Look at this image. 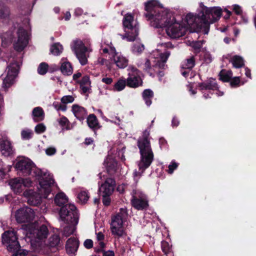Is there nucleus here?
<instances>
[{
	"label": "nucleus",
	"instance_id": "obj_1",
	"mask_svg": "<svg viewBox=\"0 0 256 256\" xmlns=\"http://www.w3.org/2000/svg\"><path fill=\"white\" fill-rule=\"evenodd\" d=\"M15 168L20 175L28 176L31 175L39 180L38 188L40 196L34 200L32 196L29 197L28 202L32 204L36 205L40 202L41 198H47L52 191V186L54 184L52 176L46 172H42L36 168L34 163L28 158L24 156L18 157L16 160Z\"/></svg>",
	"mask_w": 256,
	"mask_h": 256
},
{
	"label": "nucleus",
	"instance_id": "obj_2",
	"mask_svg": "<svg viewBox=\"0 0 256 256\" xmlns=\"http://www.w3.org/2000/svg\"><path fill=\"white\" fill-rule=\"evenodd\" d=\"M222 9L219 6L208 8L200 3L197 16L186 15V20L188 26L192 28H204V34H208L209 27L218 20L222 16Z\"/></svg>",
	"mask_w": 256,
	"mask_h": 256
},
{
	"label": "nucleus",
	"instance_id": "obj_3",
	"mask_svg": "<svg viewBox=\"0 0 256 256\" xmlns=\"http://www.w3.org/2000/svg\"><path fill=\"white\" fill-rule=\"evenodd\" d=\"M150 132L145 130L142 137L138 140V146L140 150V159L138 163L140 172L134 171V178L138 181L146 169L148 168L154 159V154L152 150L150 141L148 139Z\"/></svg>",
	"mask_w": 256,
	"mask_h": 256
},
{
	"label": "nucleus",
	"instance_id": "obj_4",
	"mask_svg": "<svg viewBox=\"0 0 256 256\" xmlns=\"http://www.w3.org/2000/svg\"><path fill=\"white\" fill-rule=\"evenodd\" d=\"M60 218L64 222L62 225V235L68 237L72 234L78 223V216L74 205L66 204L62 206L60 211Z\"/></svg>",
	"mask_w": 256,
	"mask_h": 256
},
{
	"label": "nucleus",
	"instance_id": "obj_5",
	"mask_svg": "<svg viewBox=\"0 0 256 256\" xmlns=\"http://www.w3.org/2000/svg\"><path fill=\"white\" fill-rule=\"evenodd\" d=\"M170 53L166 51L164 53L160 52L158 50L154 51L152 56L156 59L154 61V64L151 66V64L148 60H146L144 64V70L149 74L151 76H154L156 74H158L162 76V70L165 68L166 62L170 56Z\"/></svg>",
	"mask_w": 256,
	"mask_h": 256
},
{
	"label": "nucleus",
	"instance_id": "obj_6",
	"mask_svg": "<svg viewBox=\"0 0 256 256\" xmlns=\"http://www.w3.org/2000/svg\"><path fill=\"white\" fill-rule=\"evenodd\" d=\"M1 38L3 46L6 47L13 40L14 48L18 52L22 51L28 43L27 33L23 28H19L15 36L9 32L2 34Z\"/></svg>",
	"mask_w": 256,
	"mask_h": 256
},
{
	"label": "nucleus",
	"instance_id": "obj_7",
	"mask_svg": "<svg viewBox=\"0 0 256 256\" xmlns=\"http://www.w3.org/2000/svg\"><path fill=\"white\" fill-rule=\"evenodd\" d=\"M124 34H120L122 39H126L128 41L133 42L136 40L138 34V25L136 20H134L132 14H126L122 20Z\"/></svg>",
	"mask_w": 256,
	"mask_h": 256
},
{
	"label": "nucleus",
	"instance_id": "obj_8",
	"mask_svg": "<svg viewBox=\"0 0 256 256\" xmlns=\"http://www.w3.org/2000/svg\"><path fill=\"white\" fill-rule=\"evenodd\" d=\"M71 48L82 65L84 66L88 63V52L92 51L89 41L74 40L71 44Z\"/></svg>",
	"mask_w": 256,
	"mask_h": 256
},
{
	"label": "nucleus",
	"instance_id": "obj_9",
	"mask_svg": "<svg viewBox=\"0 0 256 256\" xmlns=\"http://www.w3.org/2000/svg\"><path fill=\"white\" fill-rule=\"evenodd\" d=\"M2 242L6 244L8 251L16 252L12 256H24L26 254V251L18 252L20 245L18 241L16 232L13 230L5 232L2 235Z\"/></svg>",
	"mask_w": 256,
	"mask_h": 256
},
{
	"label": "nucleus",
	"instance_id": "obj_10",
	"mask_svg": "<svg viewBox=\"0 0 256 256\" xmlns=\"http://www.w3.org/2000/svg\"><path fill=\"white\" fill-rule=\"evenodd\" d=\"M100 51L104 54L108 53L111 56L110 59L114 61L118 67L124 68L128 66V60L120 53L117 52L111 42L102 44Z\"/></svg>",
	"mask_w": 256,
	"mask_h": 256
},
{
	"label": "nucleus",
	"instance_id": "obj_11",
	"mask_svg": "<svg viewBox=\"0 0 256 256\" xmlns=\"http://www.w3.org/2000/svg\"><path fill=\"white\" fill-rule=\"evenodd\" d=\"M174 17L170 10L162 8L148 20H150V24L154 28H162L168 25L171 20H174Z\"/></svg>",
	"mask_w": 256,
	"mask_h": 256
},
{
	"label": "nucleus",
	"instance_id": "obj_12",
	"mask_svg": "<svg viewBox=\"0 0 256 256\" xmlns=\"http://www.w3.org/2000/svg\"><path fill=\"white\" fill-rule=\"evenodd\" d=\"M132 204L138 210H143L148 206V200L146 194L139 190H134L132 192Z\"/></svg>",
	"mask_w": 256,
	"mask_h": 256
},
{
	"label": "nucleus",
	"instance_id": "obj_13",
	"mask_svg": "<svg viewBox=\"0 0 256 256\" xmlns=\"http://www.w3.org/2000/svg\"><path fill=\"white\" fill-rule=\"evenodd\" d=\"M171 21L165 26L167 34L172 38H177L184 36L186 30V27L176 22L175 17L174 20Z\"/></svg>",
	"mask_w": 256,
	"mask_h": 256
},
{
	"label": "nucleus",
	"instance_id": "obj_14",
	"mask_svg": "<svg viewBox=\"0 0 256 256\" xmlns=\"http://www.w3.org/2000/svg\"><path fill=\"white\" fill-rule=\"evenodd\" d=\"M98 176L102 181H104V182L101 184L100 182H98L99 194L102 196H109L114 190L116 184L114 180L111 178L105 176L102 172L100 173Z\"/></svg>",
	"mask_w": 256,
	"mask_h": 256
},
{
	"label": "nucleus",
	"instance_id": "obj_15",
	"mask_svg": "<svg viewBox=\"0 0 256 256\" xmlns=\"http://www.w3.org/2000/svg\"><path fill=\"white\" fill-rule=\"evenodd\" d=\"M19 68L20 66L16 62L11 63L7 67L6 76L4 79L2 85V88L5 91H6L8 88L14 84V78L18 74Z\"/></svg>",
	"mask_w": 256,
	"mask_h": 256
},
{
	"label": "nucleus",
	"instance_id": "obj_16",
	"mask_svg": "<svg viewBox=\"0 0 256 256\" xmlns=\"http://www.w3.org/2000/svg\"><path fill=\"white\" fill-rule=\"evenodd\" d=\"M34 212L30 208L24 207L16 210L15 218L18 223L30 222L34 218Z\"/></svg>",
	"mask_w": 256,
	"mask_h": 256
},
{
	"label": "nucleus",
	"instance_id": "obj_17",
	"mask_svg": "<svg viewBox=\"0 0 256 256\" xmlns=\"http://www.w3.org/2000/svg\"><path fill=\"white\" fill-rule=\"evenodd\" d=\"M128 77L126 80L128 86L133 88H137L142 84V80L140 76L138 70L132 66L128 68Z\"/></svg>",
	"mask_w": 256,
	"mask_h": 256
},
{
	"label": "nucleus",
	"instance_id": "obj_18",
	"mask_svg": "<svg viewBox=\"0 0 256 256\" xmlns=\"http://www.w3.org/2000/svg\"><path fill=\"white\" fill-rule=\"evenodd\" d=\"M32 182L29 178H20L10 180L9 182L11 188L15 193L21 192L26 187L31 186Z\"/></svg>",
	"mask_w": 256,
	"mask_h": 256
},
{
	"label": "nucleus",
	"instance_id": "obj_19",
	"mask_svg": "<svg viewBox=\"0 0 256 256\" xmlns=\"http://www.w3.org/2000/svg\"><path fill=\"white\" fill-rule=\"evenodd\" d=\"M162 8V6L158 0H150L144 3V9L146 11L144 16L148 20Z\"/></svg>",
	"mask_w": 256,
	"mask_h": 256
},
{
	"label": "nucleus",
	"instance_id": "obj_20",
	"mask_svg": "<svg viewBox=\"0 0 256 256\" xmlns=\"http://www.w3.org/2000/svg\"><path fill=\"white\" fill-rule=\"evenodd\" d=\"M28 232L30 234H32V237L36 238L40 240H42L47 237L48 230V228L45 225H42L38 228H36V226L32 224L30 226Z\"/></svg>",
	"mask_w": 256,
	"mask_h": 256
},
{
	"label": "nucleus",
	"instance_id": "obj_21",
	"mask_svg": "<svg viewBox=\"0 0 256 256\" xmlns=\"http://www.w3.org/2000/svg\"><path fill=\"white\" fill-rule=\"evenodd\" d=\"M128 215L126 208H121L118 213L112 216L110 224H124V222L126 220Z\"/></svg>",
	"mask_w": 256,
	"mask_h": 256
},
{
	"label": "nucleus",
	"instance_id": "obj_22",
	"mask_svg": "<svg viewBox=\"0 0 256 256\" xmlns=\"http://www.w3.org/2000/svg\"><path fill=\"white\" fill-rule=\"evenodd\" d=\"M0 152L2 156H9L14 153V149L10 140H3L0 142Z\"/></svg>",
	"mask_w": 256,
	"mask_h": 256
},
{
	"label": "nucleus",
	"instance_id": "obj_23",
	"mask_svg": "<svg viewBox=\"0 0 256 256\" xmlns=\"http://www.w3.org/2000/svg\"><path fill=\"white\" fill-rule=\"evenodd\" d=\"M104 165L107 172L110 174H114L118 168V164L116 160L110 156H108L104 162Z\"/></svg>",
	"mask_w": 256,
	"mask_h": 256
},
{
	"label": "nucleus",
	"instance_id": "obj_24",
	"mask_svg": "<svg viewBox=\"0 0 256 256\" xmlns=\"http://www.w3.org/2000/svg\"><path fill=\"white\" fill-rule=\"evenodd\" d=\"M198 86L201 90H218V85L216 80L210 78L208 80L200 83Z\"/></svg>",
	"mask_w": 256,
	"mask_h": 256
},
{
	"label": "nucleus",
	"instance_id": "obj_25",
	"mask_svg": "<svg viewBox=\"0 0 256 256\" xmlns=\"http://www.w3.org/2000/svg\"><path fill=\"white\" fill-rule=\"evenodd\" d=\"M79 245L78 241L76 238H69L66 244V248L69 254H74L77 251Z\"/></svg>",
	"mask_w": 256,
	"mask_h": 256
},
{
	"label": "nucleus",
	"instance_id": "obj_26",
	"mask_svg": "<svg viewBox=\"0 0 256 256\" xmlns=\"http://www.w3.org/2000/svg\"><path fill=\"white\" fill-rule=\"evenodd\" d=\"M110 229L112 234L116 238H120L126 234L124 224H110Z\"/></svg>",
	"mask_w": 256,
	"mask_h": 256
},
{
	"label": "nucleus",
	"instance_id": "obj_27",
	"mask_svg": "<svg viewBox=\"0 0 256 256\" xmlns=\"http://www.w3.org/2000/svg\"><path fill=\"white\" fill-rule=\"evenodd\" d=\"M72 112L74 116L80 120H84L88 114L84 108L78 104H74L72 106Z\"/></svg>",
	"mask_w": 256,
	"mask_h": 256
},
{
	"label": "nucleus",
	"instance_id": "obj_28",
	"mask_svg": "<svg viewBox=\"0 0 256 256\" xmlns=\"http://www.w3.org/2000/svg\"><path fill=\"white\" fill-rule=\"evenodd\" d=\"M32 116L34 120L36 122L42 121L44 118V112L40 107L34 108L32 112Z\"/></svg>",
	"mask_w": 256,
	"mask_h": 256
},
{
	"label": "nucleus",
	"instance_id": "obj_29",
	"mask_svg": "<svg viewBox=\"0 0 256 256\" xmlns=\"http://www.w3.org/2000/svg\"><path fill=\"white\" fill-rule=\"evenodd\" d=\"M60 70L65 75L69 76L72 73L71 64L68 62H66L64 58L62 59Z\"/></svg>",
	"mask_w": 256,
	"mask_h": 256
},
{
	"label": "nucleus",
	"instance_id": "obj_30",
	"mask_svg": "<svg viewBox=\"0 0 256 256\" xmlns=\"http://www.w3.org/2000/svg\"><path fill=\"white\" fill-rule=\"evenodd\" d=\"M86 121L88 126L90 128L95 130L100 128L98 119L94 114H90L87 118Z\"/></svg>",
	"mask_w": 256,
	"mask_h": 256
},
{
	"label": "nucleus",
	"instance_id": "obj_31",
	"mask_svg": "<svg viewBox=\"0 0 256 256\" xmlns=\"http://www.w3.org/2000/svg\"><path fill=\"white\" fill-rule=\"evenodd\" d=\"M80 86L84 93L88 92L90 89V78L87 76H84L80 82Z\"/></svg>",
	"mask_w": 256,
	"mask_h": 256
},
{
	"label": "nucleus",
	"instance_id": "obj_32",
	"mask_svg": "<svg viewBox=\"0 0 256 256\" xmlns=\"http://www.w3.org/2000/svg\"><path fill=\"white\" fill-rule=\"evenodd\" d=\"M142 96L146 104L150 106L152 104V99L154 97V92L150 89L145 90L142 93Z\"/></svg>",
	"mask_w": 256,
	"mask_h": 256
},
{
	"label": "nucleus",
	"instance_id": "obj_33",
	"mask_svg": "<svg viewBox=\"0 0 256 256\" xmlns=\"http://www.w3.org/2000/svg\"><path fill=\"white\" fill-rule=\"evenodd\" d=\"M68 201V198L64 192H59L55 196L54 202L58 206H61L64 204Z\"/></svg>",
	"mask_w": 256,
	"mask_h": 256
},
{
	"label": "nucleus",
	"instance_id": "obj_34",
	"mask_svg": "<svg viewBox=\"0 0 256 256\" xmlns=\"http://www.w3.org/2000/svg\"><path fill=\"white\" fill-rule=\"evenodd\" d=\"M236 68H240L244 66L243 58L240 56H232L230 60Z\"/></svg>",
	"mask_w": 256,
	"mask_h": 256
},
{
	"label": "nucleus",
	"instance_id": "obj_35",
	"mask_svg": "<svg viewBox=\"0 0 256 256\" xmlns=\"http://www.w3.org/2000/svg\"><path fill=\"white\" fill-rule=\"evenodd\" d=\"M195 65V59L194 56H191L190 58L184 60L182 64V67L184 69H192Z\"/></svg>",
	"mask_w": 256,
	"mask_h": 256
},
{
	"label": "nucleus",
	"instance_id": "obj_36",
	"mask_svg": "<svg viewBox=\"0 0 256 256\" xmlns=\"http://www.w3.org/2000/svg\"><path fill=\"white\" fill-rule=\"evenodd\" d=\"M63 50L62 46L59 43H56L51 46L50 51V52L54 55L58 56L60 54Z\"/></svg>",
	"mask_w": 256,
	"mask_h": 256
},
{
	"label": "nucleus",
	"instance_id": "obj_37",
	"mask_svg": "<svg viewBox=\"0 0 256 256\" xmlns=\"http://www.w3.org/2000/svg\"><path fill=\"white\" fill-rule=\"evenodd\" d=\"M126 84V80L120 79L114 86V90L120 92L125 88Z\"/></svg>",
	"mask_w": 256,
	"mask_h": 256
},
{
	"label": "nucleus",
	"instance_id": "obj_38",
	"mask_svg": "<svg viewBox=\"0 0 256 256\" xmlns=\"http://www.w3.org/2000/svg\"><path fill=\"white\" fill-rule=\"evenodd\" d=\"M60 242V238L58 236L54 234L50 237L48 240V245L51 247H54L58 245Z\"/></svg>",
	"mask_w": 256,
	"mask_h": 256
},
{
	"label": "nucleus",
	"instance_id": "obj_39",
	"mask_svg": "<svg viewBox=\"0 0 256 256\" xmlns=\"http://www.w3.org/2000/svg\"><path fill=\"white\" fill-rule=\"evenodd\" d=\"M144 46L140 44H134L132 48V52L134 54H140L144 50Z\"/></svg>",
	"mask_w": 256,
	"mask_h": 256
},
{
	"label": "nucleus",
	"instance_id": "obj_40",
	"mask_svg": "<svg viewBox=\"0 0 256 256\" xmlns=\"http://www.w3.org/2000/svg\"><path fill=\"white\" fill-rule=\"evenodd\" d=\"M48 66L46 62H42L40 64L38 68V72L40 74L44 75L45 74L48 70Z\"/></svg>",
	"mask_w": 256,
	"mask_h": 256
},
{
	"label": "nucleus",
	"instance_id": "obj_41",
	"mask_svg": "<svg viewBox=\"0 0 256 256\" xmlns=\"http://www.w3.org/2000/svg\"><path fill=\"white\" fill-rule=\"evenodd\" d=\"M9 14L8 8L3 5L0 4V18H5L8 16Z\"/></svg>",
	"mask_w": 256,
	"mask_h": 256
},
{
	"label": "nucleus",
	"instance_id": "obj_42",
	"mask_svg": "<svg viewBox=\"0 0 256 256\" xmlns=\"http://www.w3.org/2000/svg\"><path fill=\"white\" fill-rule=\"evenodd\" d=\"M162 249L166 254H168L171 252L172 245L170 244L167 242L162 241Z\"/></svg>",
	"mask_w": 256,
	"mask_h": 256
},
{
	"label": "nucleus",
	"instance_id": "obj_43",
	"mask_svg": "<svg viewBox=\"0 0 256 256\" xmlns=\"http://www.w3.org/2000/svg\"><path fill=\"white\" fill-rule=\"evenodd\" d=\"M33 134L32 131L30 129L24 130L21 132V136L22 139L28 140L30 138Z\"/></svg>",
	"mask_w": 256,
	"mask_h": 256
},
{
	"label": "nucleus",
	"instance_id": "obj_44",
	"mask_svg": "<svg viewBox=\"0 0 256 256\" xmlns=\"http://www.w3.org/2000/svg\"><path fill=\"white\" fill-rule=\"evenodd\" d=\"M204 42V40L192 41L190 44V46L198 52L200 50Z\"/></svg>",
	"mask_w": 256,
	"mask_h": 256
},
{
	"label": "nucleus",
	"instance_id": "obj_45",
	"mask_svg": "<svg viewBox=\"0 0 256 256\" xmlns=\"http://www.w3.org/2000/svg\"><path fill=\"white\" fill-rule=\"evenodd\" d=\"M78 198L82 202L85 203L88 200L89 196L87 192L83 191L78 194Z\"/></svg>",
	"mask_w": 256,
	"mask_h": 256
},
{
	"label": "nucleus",
	"instance_id": "obj_46",
	"mask_svg": "<svg viewBox=\"0 0 256 256\" xmlns=\"http://www.w3.org/2000/svg\"><path fill=\"white\" fill-rule=\"evenodd\" d=\"M232 76V71H228L226 73H224L222 72L220 74V79L224 82H228Z\"/></svg>",
	"mask_w": 256,
	"mask_h": 256
},
{
	"label": "nucleus",
	"instance_id": "obj_47",
	"mask_svg": "<svg viewBox=\"0 0 256 256\" xmlns=\"http://www.w3.org/2000/svg\"><path fill=\"white\" fill-rule=\"evenodd\" d=\"M52 106L54 108L57 110H62L64 112L66 110V105L64 104L58 102H55L53 103Z\"/></svg>",
	"mask_w": 256,
	"mask_h": 256
},
{
	"label": "nucleus",
	"instance_id": "obj_48",
	"mask_svg": "<svg viewBox=\"0 0 256 256\" xmlns=\"http://www.w3.org/2000/svg\"><path fill=\"white\" fill-rule=\"evenodd\" d=\"M74 98L72 96H65L62 98L61 102L64 104L72 102L74 101Z\"/></svg>",
	"mask_w": 256,
	"mask_h": 256
},
{
	"label": "nucleus",
	"instance_id": "obj_49",
	"mask_svg": "<svg viewBox=\"0 0 256 256\" xmlns=\"http://www.w3.org/2000/svg\"><path fill=\"white\" fill-rule=\"evenodd\" d=\"M46 127L42 123L37 124L34 128L35 132L37 134H42L45 132Z\"/></svg>",
	"mask_w": 256,
	"mask_h": 256
},
{
	"label": "nucleus",
	"instance_id": "obj_50",
	"mask_svg": "<svg viewBox=\"0 0 256 256\" xmlns=\"http://www.w3.org/2000/svg\"><path fill=\"white\" fill-rule=\"evenodd\" d=\"M58 124L62 127H66L69 122L65 116H62L58 120Z\"/></svg>",
	"mask_w": 256,
	"mask_h": 256
},
{
	"label": "nucleus",
	"instance_id": "obj_51",
	"mask_svg": "<svg viewBox=\"0 0 256 256\" xmlns=\"http://www.w3.org/2000/svg\"><path fill=\"white\" fill-rule=\"evenodd\" d=\"M178 166V164L174 161H172L170 164L168 166V172L170 174L173 173L174 170Z\"/></svg>",
	"mask_w": 256,
	"mask_h": 256
},
{
	"label": "nucleus",
	"instance_id": "obj_52",
	"mask_svg": "<svg viewBox=\"0 0 256 256\" xmlns=\"http://www.w3.org/2000/svg\"><path fill=\"white\" fill-rule=\"evenodd\" d=\"M45 152L48 156H52L56 154V150L54 147L50 146L46 148Z\"/></svg>",
	"mask_w": 256,
	"mask_h": 256
},
{
	"label": "nucleus",
	"instance_id": "obj_53",
	"mask_svg": "<svg viewBox=\"0 0 256 256\" xmlns=\"http://www.w3.org/2000/svg\"><path fill=\"white\" fill-rule=\"evenodd\" d=\"M240 82V78L239 76L234 77L230 81V85L232 87L238 86Z\"/></svg>",
	"mask_w": 256,
	"mask_h": 256
},
{
	"label": "nucleus",
	"instance_id": "obj_54",
	"mask_svg": "<svg viewBox=\"0 0 256 256\" xmlns=\"http://www.w3.org/2000/svg\"><path fill=\"white\" fill-rule=\"evenodd\" d=\"M84 245L86 248H90L93 246V242L92 240L87 239L84 241Z\"/></svg>",
	"mask_w": 256,
	"mask_h": 256
},
{
	"label": "nucleus",
	"instance_id": "obj_55",
	"mask_svg": "<svg viewBox=\"0 0 256 256\" xmlns=\"http://www.w3.org/2000/svg\"><path fill=\"white\" fill-rule=\"evenodd\" d=\"M234 11L237 14H240L242 13V10L240 6L238 5L235 4L234 6Z\"/></svg>",
	"mask_w": 256,
	"mask_h": 256
},
{
	"label": "nucleus",
	"instance_id": "obj_56",
	"mask_svg": "<svg viewBox=\"0 0 256 256\" xmlns=\"http://www.w3.org/2000/svg\"><path fill=\"white\" fill-rule=\"evenodd\" d=\"M102 81L107 84H110L112 82V79L111 78H104Z\"/></svg>",
	"mask_w": 256,
	"mask_h": 256
},
{
	"label": "nucleus",
	"instance_id": "obj_57",
	"mask_svg": "<svg viewBox=\"0 0 256 256\" xmlns=\"http://www.w3.org/2000/svg\"><path fill=\"white\" fill-rule=\"evenodd\" d=\"M103 197V204L105 206H108L110 204V200L108 196H102Z\"/></svg>",
	"mask_w": 256,
	"mask_h": 256
},
{
	"label": "nucleus",
	"instance_id": "obj_58",
	"mask_svg": "<svg viewBox=\"0 0 256 256\" xmlns=\"http://www.w3.org/2000/svg\"><path fill=\"white\" fill-rule=\"evenodd\" d=\"M83 14V10L81 8H76L74 11V14L76 16H81Z\"/></svg>",
	"mask_w": 256,
	"mask_h": 256
},
{
	"label": "nucleus",
	"instance_id": "obj_59",
	"mask_svg": "<svg viewBox=\"0 0 256 256\" xmlns=\"http://www.w3.org/2000/svg\"><path fill=\"white\" fill-rule=\"evenodd\" d=\"M4 107V101L3 97L1 94H0V116L2 114V112Z\"/></svg>",
	"mask_w": 256,
	"mask_h": 256
},
{
	"label": "nucleus",
	"instance_id": "obj_60",
	"mask_svg": "<svg viewBox=\"0 0 256 256\" xmlns=\"http://www.w3.org/2000/svg\"><path fill=\"white\" fill-rule=\"evenodd\" d=\"M99 94L100 95H108V94L107 92L106 88H102L99 89Z\"/></svg>",
	"mask_w": 256,
	"mask_h": 256
},
{
	"label": "nucleus",
	"instance_id": "obj_61",
	"mask_svg": "<svg viewBox=\"0 0 256 256\" xmlns=\"http://www.w3.org/2000/svg\"><path fill=\"white\" fill-rule=\"evenodd\" d=\"M115 118H116V120H109L108 121L112 123H114L115 124L120 125V122L121 121L120 118L119 117L117 116H116L115 117Z\"/></svg>",
	"mask_w": 256,
	"mask_h": 256
},
{
	"label": "nucleus",
	"instance_id": "obj_62",
	"mask_svg": "<svg viewBox=\"0 0 256 256\" xmlns=\"http://www.w3.org/2000/svg\"><path fill=\"white\" fill-rule=\"evenodd\" d=\"M178 124L179 120L176 117H174L172 120V126H177Z\"/></svg>",
	"mask_w": 256,
	"mask_h": 256
},
{
	"label": "nucleus",
	"instance_id": "obj_63",
	"mask_svg": "<svg viewBox=\"0 0 256 256\" xmlns=\"http://www.w3.org/2000/svg\"><path fill=\"white\" fill-rule=\"evenodd\" d=\"M103 256H114V254L112 251L108 250L104 252Z\"/></svg>",
	"mask_w": 256,
	"mask_h": 256
},
{
	"label": "nucleus",
	"instance_id": "obj_64",
	"mask_svg": "<svg viewBox=\"0 0 256 256\" xmlns=\"http://www.w3.org/2000/svg\"><path fill=\"white\" fill-rule=\"evenodd\" d=\"M96 238L98 241L102 240L104 238V235L100 232L96 234Z\"/></svg>",
	"mask_w": 256,
	"mask_h": 256
}]
</instances>
